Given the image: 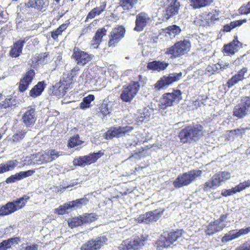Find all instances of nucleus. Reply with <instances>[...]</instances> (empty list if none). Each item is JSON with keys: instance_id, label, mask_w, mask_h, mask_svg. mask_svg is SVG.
Returning <instances> with one entry per match:
<instances>
[{"instance_id": "nucleus-1", "label": "nucleus", "mask_w": 250, "mask_h": 250, "mask_svg": "<svg viewBox=\"0 0 250 250\" xmlns=\"http://www.w3.org/2000/svg\"><path fill=\"white\" fill-rule=\"evenodd\" d=\"M203 135V126L199 124L188 126L181 130L179 137L183 144L192 143L200 138Z\"/></svg>"}, {"instance_id": "nucleus-2", "label": "nucleus", "mask_w": 250, "mask_h": 250, "mask_svg": "<svg viewBox=\"0 0 250 250\" xmlns=\"http://www.w3.org/2000/svg\"><path fill=\"white\" fill-rule=\"evenodd\" d=\"M160 5L164 8L159 11V19L163 21H167L179 13L180 2L178 0H161Z\"/></svg>"}, {"instance_id": "nucleus-3", "label": "nucleus", "mask_w": 250, "mask_h": 250, "mask_svg": "<svg viewBox=\"0 0 250 250\" xmlns=\"http://www.w3.org/2000/svg\"><path fill=\"white\" fill-rule=\"evenodd\" d=\"M190 42L186 40L175 42L172 46L164 50L165 54L174 59L187 54L190 50Z\"/></svg>"}, {"instance_id": "nucleus-4", "label": "nucleus", "mask_w": 250, "mask_h": 250, "mask_svg": "<svg viewBox=\"0 0 250 250\" xmlns=\"http://www.w3.org/2000/svg\"><path fill=\"white\" fill-rule=\"evenodd\" d=\"M182 92L179 89H174L172 92L164 93L160 99L158 107L165 110L179 103L182 100Z\"/></svg>"}, {"instance_id": "nucleus-5", "label": "nucleus", "mask_w": 250, "mask_h": 250, "mask_svg": "<svg viewBox=\"0 0 250 250\" xmlns=\"http://www.w3.org/2000/svg\"><path fill=\"white\" fill-rule=\"evenodd\" d=\"M202 171L199 169H194L179 175L173 181L175 188H180L188 186L201 176Z\"/></svg>"}, {"instance_id": "nucleus-6", "label": "nucleus", "mask_w": 250, "mask_h": 250, "mask_svg": "<svg viewBox=\"0 0 250 250\" xmlns=\"http://www.w3.org/2000/svg\"><path fill=\"white\" fill-rule=\"evenodd\" d=\"M29 198V196L24 195L16 201L7 203L0 208V216L9 215L22 208Z\"/></svg>"}, {"instance_id": "nucleus-7", "label": "nucleus", "mask_w": 250, "mask_h": 250, "mask_svg": "<svg viewBox=\"0 0 250 250\" xmlns=\"http://www.w3.org/2000/svg\"><path fill=\"white\" fill-rule=\"evenodd\" d=\"M140 85L138 82H132L128 85H124L121 90L120 98L125 103H130L136 95L140 89Z\"/></svg>"}, {"instance_id": "nucleus-8", "label": "nucleus", "mask_w": 250, "mask_h": 250, "mask_svg": "<svg viewBox=\"0 0 250 250\" xmlns=\"http://www.w3.org/2000/svg\"><path fill=\"white\" fill-rule=\"evenodd\" d=\"M184 232L183 229H177L169 232H164L161 235L158 241V247L166 248L169 247L178 238L181 237Z\"/></svg>"}, {"instance_id": "nucleus-9", "label": "nucleus", "mask_w": 250, "mask_h": 250, "mask_svg": "<svg viewBox=\"0 0 250 250\" xmlns=\"http://www.w3.org/2000/svg\"><path fill=\"white\" fill-rule=\"evenodd\" d=\"M250 113V96L243 97L233 110V116L243 119Z\"/></svg>"}, {"instance_id": "nucleus-10", "label": "nucleus", "mask_w": 250, "mask_h": 250, "mask_svg": "<svg viewBox=\"0 0 250 250\" xmlns=\"http://www.w3.org/2000/svg\"><path fill=\"white\" fill-rule=\"evenodd\" d=\"M182 75L183 73L180 72L170 73L168 76H164L155 84V89L160 91L163 88H167L170 84L181 79Z\"/></svg>"}, {"instance_id": "nucleus-11", "label": "nucleus", "mask_w": 250, "mask_h": 250, "mask_svg": "<svg viewBox=\"0 0 250 250\" xmlns=\"http://www.w3.org/2000/svg\"><path fill=\"white\" fill-rule=\"evenodd\" d=\"M104 155V153L99 151L98 152H93L88 155L80 156L74 159L73 164L76 166L84 167L95 163L99 158Z\"/></svg>"}, {"instance_id": "nucleus-12", "label": "nucleus", "mask_w": 250, "mask_h": 250, "mask_svg": "<svg viewBox=\"0 0 250 250\" xmlns=\"http://www.w3.org/2000/svg\"><path fill=\"white\" fill-rule=\"evenodd\" d=\"M107 238L104 235H101L92 238L83 244L81 247V250H100L105 244Z\"/></svg>"}, {"instance_id": "nucleus-13", "label": "nucleus", "mask_w": 250, "mask_h": 250, "mask_svg": "<svg viewBox=\"0 0 250 250\" xmlns=\"http://www.w3.org/2000/svg\"><path fill=\"white\" fill-rule=\"evenodd\" d=\"M93 57V55L82 51L77 47L74 48L72 56V59L74 60L77 64L82 66L89 62Z\"/></svg>"}, {"instance_id": "nucleus-14", "label": "nucleus", "mask_w": 250, "mask_h": 250, "mask_svg": "<svg viewBox=\"0 0 250 250\" xmlns=\"http://www.w3.org/2000/svg\"><path fill=\"white\" fill-rule=\"evenodd\" d=\"M133 129L132 126L126 125L125 126H116L111 128L105 133V139H112L114 137L120 138L131 132Z\"/></svg>"}, {"instance_id": "nucleus-15", "label": "nucleus", "mask_w": 250, "mask_h": 250, "mask_svg": "<svg viewBox=\"0 0 250 250\" xmlns=\"http://www.w3.org/2000/svg\"><path fill=\"white\" fill-rule=\"evenodd\" d=\"M125 33V29L122 25L113 28L109 36V46L115 47L123 39Z\"/></svg>"}, {"instance_id": "nucleus-16", "label": "nucleus", "mask_w": 250, "mask_h": 250, "mask_svg": "<svg viewBox=\"0 0 250 250\" xmlns=\"http://www.w3.org/2000/svg\"><path fill=\"white\" fill-rule=\"evenodd\" d=\"M250 232V227L240 229H233L226 233L221 239V242L226 243L237 239L241 236L245 235Z\"/></svg>"}, {"instance_id": "nucleus-17", "label": "nucleus", "mask_w": 250, "mask_h": 250, "mask_svg": "<svg viewBox=\"0 0 250 250\" xmlns=\"http://www.w3.org/2000/svg\"><path fill=\"white\" fill-rule=\"evenodd\" d=\"M162 214V212H160L156 209L140 215L138 218L137 220L140 223H145L147 224L150 223L156 222L161 217Z\"/></svg>"}, {"instance_id": "nucleus-18", "label": "nucleus", "mask_w": 250, "mask_h": 250, "mask_svg": "<svg viewBox=\"0 0 250 250\" xmlns=\"http://www.w3.org/2000/svg\"><path fill=\"white\" fill-rule=\"evenodd\" d=\"M35 74L34 70L30 69L23 75L19 83V89L20 92H23L27 89L33 80Z\"/></svg>"}, {"instance_id": "nucleus-19", "label": "nucleus", "mask_w": 250, "mask_h": 250, "mask_svg": "<svg viewBox=\"0 0 250 250\" xmlns=\"http://www.w3.org/2000/svg\"><path fill=\"white\" fill-rule=\"evenodd\" d=\"M49 5L48 0H28L25 3V6L27 8H34L41 12H43L47 9Z\"/></svg>"}, {"instance_id": "nucleus-20", "label": "nucleus", "mask_w": 250, "mask_h": 250, "mask_svg": "<svg viewBox=\"0 0 250 250\" xmlns=\"http://www.w3.org/2000/svg\"><path fill=\"white\" fill-rule=\"evenodd\" d=\"M150 21L149 15L145 12H141L136 17L135 27L134 30L137 31H142L145 27Z\"/></svg>"}, {"instance_id": "nucleus-21", "label": "nucleus", "mask_w": 250, "mask_h": 250, "mask_svg": "<svg viewBox=\"0 0 250 250\" xmlns=\"http://www.w3.org/2000/svg\"><path fill=\"white\" fill-rule=\"evenodd\" d=\"M146 240L145 238H138L128 243L124 242L119 247V250H137L144 245V242Z\"/></svg>"}, {"instance_id": "nucleus-22", "label": "nucleus", "mask_w": 250, "mask_h": 250, "mask_svg": "<svg viewBox=\"0 0 250 250\" xmlns=\"http://www.w3.org/2000/svg\"><path fill=\"white\" fill-rule=\"evenodd\" d=\"M21 120L26 127L33 125L36 120L35 109L28 107L27 110L23 114Z\"/></svg>"}, {"instance_id": "nucleus-23", "label": "nucleus", "mask_w": 250, "mask_h": 250, "mask_svg": "<svg viewBox=\"0 0 250 250\" xmlns=\"http://www.w3.org/2000/svg\"><path fill=\"white\" fill-rule=\"evenodd\" d=\"M227 226V224H220L218 222L215 220L209 223L205 230L207 235L212 236L215 233L222 231Z\"/></svg>"}, {"instance_id": "nucleus-24", "label": "nucleus", "mask_w": 250, "mask_h": 250, "mask_svg": "<svg viewBox=\"0 0 250 250\" xmlns=\"http://www.w3.org/2000/svg\"><path fill=\"white\" fill-rule=\"evenodd\" d=\"M28 37H25L23 40H20L14 43L10 51V55L13 58L18 57L22 52L24 43L29 40Z\"/></svg>"}, {"instance_id": "nucleus-25", "label": "nucleus", "mask_w": 250, "mask_h": 250, "mask_svg": "<svg viewBox=\"0 0 250 250\" xmlns=\"http://www.w3.org/2000/svg\"><path fill=\"white\" fill-rule=\"evenodd\" d=\"M169 65V63L165 61L155 60L148 62L146 67L149 70L161 72L166 70Z\"/></svg>"}, {"instance_id": "nucleus-26", "label": "nucleus", "mask_w": 250, "mask_h": 250, "mask_svg": "<svg viewBox=\"0 0 250 250\" xmlns=\"http://www.w3.org/2000/svg\"><path fill=\"white\" fill-rule=\"evenodd\" d=\"M248 72V68L247 67H243L236 74L233 76L227 82V85L229 88H230L237 83L239 82L243 81L245 79L244 77L245 74Z\"/></svg>"}, {"instance_id": "nucleus-27", "label": "nucleus", "mask_w": 250, "mask_h": 250, "mask_svg": "<svg viewBox=\"0 0 250 250\" xmlns=\"http://www.w3.org/2000/svg\"><path fill=\"white\" fill-rule=\"evenodd\" d=\"M35 173L34 170H28L25 171H20L15 174L11 175L5 181L7 184L13 183L17 181L21 180L24 178L32 175Z\"/></svg>"}, {"instance_id": "nucleus-28", "label": "nucleus", "mask_w": 250, "mask_h": 250, "mask_svg": "<svg viewBox=\"0 0 250 250\" xmlns=\"http://www.w3.org/2000/svg\"><path fill=\"white\" fill-rule=\"evenodd\" d=\"M242 43L238 41L237 38L236 37L231 42L224 46V53L227 54L233 55L242 47Z\"/></svg>"}, {"instance_id": "nucleus-29", "label": "nucleus", "mask_w": 250, "mask_h": 250, "mask_svg": "<svg viewBox=\"0 0 250 250\" xmlns=\"http://www.w3.org/2000/svg\"><path fill=\"white\" fill-rule=\"evenodd\" d=\"M152 112V109L149 107H145L142 110H140L139 114L136 118L137 124L140 125L143 122L148 121Z\"/></svg>"}, {"instance_id": "nucleus-30", "label": "nucleus", "mask_w": 250, "mask_h": 250, "mask_svg": "<svg viewBox=\"0 0 250 250\" xmlns=\"http://www.w3.org/2000/svg\"><path fill=\"white\" fill-rule=\"evenodd\" d=\"M230 177V173L229 172L223 171L214 175L211 181L216 188L220 186L222 182L229 179Z\"/></svg>"}, {"instance_id": "nucleus-31", "label": "nucleus", "mask_w": 250, "mask_h": 250, "mask_svg": "<svg viewBox=\"0 0 250 250\" xmlns=\"http://www.w3.org/2000/svg\"><path fill=\"white\" fill-rule=\"evenodd\" d=\"M44 81L39 82L29 91V96L32 98H37L40 96L45 87Z\"/></svg>"}, {"instance_id": "nucleus-32", "label": "nucleus", "mask_w": 250, "mask_h": 250, "mask_svg": "<svg viewBox=\"0 0 250 250\" xmlns=\"http://www.w3.org/2000/svg\"><path fill=\"white\" fill-rule=\"evenodd\" d=\"M17 160H11L0 164V174L13 170L19 164Z\"/></svg>"}, {"instance_id": "nucleus-33", "label": "nucleus", "mask_w": 250, "mask_h": 250, "mask_svg": "<svg viewBox=\"0 0 250 250\" xmlns=\"http://www.w3.org/2000/svg\"><path fill=\"white\" fill-rule=\"evenodd\" d=\"M107 28H108V26H106L101 29H99L96 32L93 39V44L95 45V47H98L102 40L103 37L106 35Z\"/></svg>"}, {"instance_id": "nucleus-34", "label": "nucleus", "mask_w": 250, "mask_h": 250, "mask_svg": "<svg viewBox=\"0 0 250 250\" xmlns=\"http://www.w3.org/2000/svg\"><path fill=\"white\" fill-rule=\"evenodd\" d=\"M139 0H119V6L125 11H131L135 8Z\"/></svg>"}, {"instance_id": "nucleus-35", "label": "nucleus", "mask_w": 250, "mask_h": 250, "mask_svg": "<svg viewBox=\"0 0 250 250\" xmlns=\"http://www.w3.org/2000/svg\"><path fill=\"white\" fill-rule=\"evenodd\" d=\"M246 22L247 20L246 19L231 21L229 23L224 25L223 26V28L221 29V31L224 32H230L233 29L236 27L241 26L243 23Z\"/></svg>"}, {"instance_id": "nucleus-36", "label": "nucleus", "mask_w": 250, "mask_h": 250, "mask_svg": "<svg viewBox=\"0 0 250 250\" xmlns=\"http://www.w3.org/2000/svg\"><path fill=\"white\" fill-rule=\"evenodd\" d=\"M88 202V200L86 198H82L68 202V206L70 210L76 209L81 208L83 205H86Z\"/></svg>"}, {"instance_id": "nucleus-37", "label": "nucleus", "mask_w": 250, "mask_h": 250, "mask_svg": "<svg viewBox=\"0 0 250 250\" xmlns=\"http://www.w3.org/2000/svg\"><path fill=\"white\" fill-rule=\"evenodd\" d=\"M213 0H191V6L194 9L209 6Z\"/></svg>"}, {"instance_id": "nucleus-38", "label": "nucleus", "mask_w": 250, "mask_h": 250, "mask_svg": "<svg viewBox=\"0 0 250 250\" xmlns=\"http://www.w3.org/2000/svg\"><path fill=\"white\" fill-rule=\"evenodd\" d=\"M67 89V88H66L64 84L60 85L56 84L53 86L52 94L58 97H62L66 94Z\"/></svg>"}, {"instance_id": "nucleus-39", "label": "nucleus", "mask_w": 250, "mask_h": 250, "mask_svg": "<svg viewBox=\"0 0 250 250\" xmlns=\"http://www.w3.org/2000/svg\"><path fill=\"white\" fill-rule=\"evenodd\" d=\"M84 142L80 139V136L78 134L74 135L69 139L67 142V147L68 148H73L75 146H80Z\"/></svg>"}, {"instance_id": "nucleus-40", "label": "nucleus", "mask_w": 250, "mask_h": 250, "mask_svg": "<svg viewBox=\"0 0 250 250\" xmlns=\"http://www.w3.org/2000/svg\"><path fill=\"white\" fill-rule=\"evenodd\" d=\"M27 132V130L23 128L16 130L14 135L12 136V141L16 143L20 142L24 138Z\"/></svg>"}, {"instance_id": "nucleus-41", "label": "nucleus", "mask_w": 250, "mask_h": 250, "mask_svg": "<svg viewBox=\"0 0 250 250\" xmlns=\"http://www.w3.org/2000/svg\"><path fill=\"white\" fill-rule=\"evenodd\" d=\"M95 99V96L92 94H89L87 96L83 98L81 103L80 107L82 109H85L90 106L91 103Z\"/></svg>"}, {"instance_id": "nucleus-42", "label": "nucleus", "mask_w": 250, "mask_h": 250, "mask_svg": "<svg viewBox=\"0 0 250 250\" xmlns=\"http://www.w3.org/2000/svg\"><path fill=\"white\" fill-rule=\"evenodd\" d=\"M69 226L73 228L75 227L81 226L84 224L82 216L74 217L68 221Z\"/></svg>"}, {"instance_id": "nucleus-43", "label": "nucleus", "mask_w": 250, "mask_h": 250, "mask_svg": "<svg viewBox=\"0 0 250 250\" xmlns=\"http://www.w3.org/2000/svg\"><path fill=\"white\" fill-rule=\"evenodd\" d=\"M17 104V101L15 98L13 97H8L5 100L0 103V109L12 107Z\"/></svg>"}, {"instance_id": "nucleus-44", "label": "nucleus", "mask_w": 250, "mask_h": 250, "mask_svg": "<svg viewBox=\"0 0 250 250\" xmlns=\"http://www.w3.org/2000/svg\"><path fill=\"white\" fill-rule=\"evenodd\" d=\"M167 33L172 37H175L176 35H179L181 32L180 27L175 24L168 26L167 28Z\"/></svg>"}, {"instance_id": "nucleus-45", "label": "nucleus", "mask_w": 250, "mask_h": 250, "mask_svg": "<svg viewBox=\"0 0 250 250\" xmlns=\"http://www.w3.org/2000/svg\"><path fill=\"white\" fill-rule=\"evenodd\" d=\"M68 26V24L63 23L60 25L56 30L51 32L52 38L56 40L58 39L59 35H61Z\"/></svg>"}, {"instance_id": "nucleus-46", "label": "nucleus", "mask_w": 250, "mask_h": 250, "mask_svg": "<svg viewBox=\"0 0 250 250\" xmlns=\"http://www.w3.org/2000/svg\"><path fill=\"white\" fill-rule=\"evenodd\" d=\"M97 217L95 213L85 214L82 216L84 224L94 222L97 219Z\"/></svg>"}, {"instance_id": "nucleus-47", "label": "nucleus", "mask_w": 250, "mask_h": 250, "mask_svg": "<svg viewBox=\"0 0 250 250\" xmlns=\"http://www.w3.org/2000/svg\"><path fill=\"white\" fill-rule=\"evenodd\" d=\"M67 203H65L63 205L60 206L58 208H56V212L60 215H63L65 213H68L70 209Z\"/></svg>"}, {"instance_id": "nucleus-48", "label": "nucleus", "mask_w": 250, "mask_h": 250, "mask_svg": "<svg viewBox=\"0 0 250 250\" xmlns=\"http://www.w3.org/2000/svg\"><path fill=\"white\" fill-rule=\"evenodd\" d=\"M99 109L100 112L104 116L109 114L111 112V110L108 108V105L106 104L103 103L99 107Z\"/></svg>"}, {"instance_id": "nucleus-49", "label": "nucleus", "mask_w": 250, "mask_h": 250, "mask_svg": "<svg viewBox=\"0 0 250 250\" xmlns=\"http://www.w3.org/2000/svg\"><path fill=\"white\" fill-rule=\"evenodd\" d=\"M241 14L248 15L250 13V1L247 4L241 6L239 9Z\"/></svg>"}, {"instance_id": "nucleus-50", "label": "nucleus", "mask_w": 250, "mask_h": 250, "mask_svg": "<svg viewBox=\"0 0 250 250\" xmlns=\"http://www.w3.org/2000/svg\"><path fill=\"white\" fill-rule=\"evenodd\" d=\"M236 192H238V191H236V186L234 188H232L231 189H226L222 191L221 194L222 196L227 197L233 195Z\"/></svg>"}, {"instance_id": "nucleus-51", "label": "nucleus", "mask_w": 250, "mask_h": 250, "mask_svg": "<svg viewBox=\"0 0 250 250\" xmlns=\"http://www.w3.org/2000/svg\"><path fill=\"white\" fill-rule=\"evenodd\" d=\"M9 239L5 240L0 243V250H6L11 248Z\"/></svg>"}, {"instance_id": "nucleus-52", "label": "nucleus", "mask_w": 250, "mask_h": 250, "mask_svg": "<svg viewBox=\"0 0 250 250\" xmlns=\"http://www.w3.org/2000/svg\"><path fill=\"white\" fill-rule=\"evenodd\" d=\"M219 69H220L219 63L213 64L212 66L209 65L207 68V71L212 74H213L214 72H217Z\"/></svg>"}, {"instance_id": "nucleus-53", "label": "nucleus", "mask_w": 250, "mask_h": 250, "mask_svg": "<svg viewBox=\"0 0 250 250\" xmlns=\"http://www.w3.org/2000/svg\"><path fill=\"white\" fill-rule=\"evenodd\" d=\"M215 187L211 180L206 182L204 185L203 189L204 191H208L210 189H215Z\"/></svg>"}, {"instance_id": "nucleus-54", "label": "nucleus", "mask_w": 250, "mask_h": 250, "mask_svg": "<svg viewBox=\"0 0 250 250\" xmlns=\"http://www.w3.org/2000/svg\"><path fill=\"white\" fill-rule=\"evenodd\" d=\"M48 153L50 154L51 157L50 161H52L57 158L60 156V152L56 150L55 149H51L48 151Z\"/></svg>"}, {"instance_id": "nucleus-55", "label": "nucleus", "mask_w": 250, "mask_h": 250, "mask_svg": "<svg viewBox=\"0 0 250 250\" xmlns=\"http://www.w3.org/2000/svg\"><path fill=\"white\" fill-rule=\"evenodd\" d=\"M235 250H250V241L244 243L236 248Z\"/></svg>"}, {"instance_id": "nucleus-56", "label": "nucleus", "mask_w": 250, "mask_h": 250, "mask_svg": "<svg viewBox=\"0 0 250 250\" xmlns=\"http://www.w3.org/2000/svg\"><path fill=\"white\" fill-rule=\"evenodd\" d=\"M105 7V5H101L92 9L97 15H99L103 11H104Z\"/></svg>"}, {"instance_id": "nucleus-57", "label": "nucleus", "mask_w": 250, "mask_h": 250, "mask_svg": "<svg viewBox=\"0 0 250 250\" xmlns=\"http://www.w3.org/2000/svg\"><path fill=\"white\" fill-rule=\"evenodd\" d=\"M248 185H247L246 181H244L243 183H240L239 184L236 186V191H238V192H240L243 189H245L246 188H248Z\"/></svg>"}, {"instance_id": "nucleus-58", "label": "nucleus", "mask_w": 250, "mask_h": 250, "mask_svg": "<svg viewBox=\"0 0 250 250\" xmlns=\"http://www.w3.org/2000/svg\"><path fill=\"white\" fill-rule=\"evenodd\" d=\"M228 216V213L222 214L218 219H216V220L219 223H220V224H226L225 222L227 220Z\"/></svg>"}, {"instance_id": "nucleus-59", "label": "nucleus", "mask_w": 250, "mask_h": 250, "mask_svg": "<svg viewBox=\"0 0 250 250\" xmlns=\"http://www.w3.org/2000/svg\"><path fill=\"white\" fill-rule=\"evenodd\" d=\"M244 58H246L247 59V56L246 54H244V55L241 56L240 58H237L236 60H235L234 62V64L235 65H239L243 64L242 61H243Z\"/></svg>"}, {"instance_id": "nucleus-60", "label": "nucleus", "mask_w": 250, "mask_h": 250, "mask_svg": "<svg viewBox=\"0 0 250 250\" xmlns=\"http://www.w3.org/2000/svg\"><path fill=\"white\" fill-rule=\"evenodd\" d=\"M74 185V184H70L66 185L64 184H63V185H60V186H58L56 188V189L57 190V191H61L62 190H64L66 188H69L72 187Z\"/></svg>"}, {"instance_id": "nucleus-61", "label": "nucleus", "mask_w": 250, "mask_h": 250, "mask_svg": "<svg viewBox=\"0 0 250 250\" xmlns=\"http://www.w3.org/2000/svg\"><path fill=\"white\" fill-rule=\"evenodd\" d=\"M39 246L37 244H34L32 245H28L24 248L23 250H38Z\"/></svg>"}, {"instance_id": "nucleus-62", "label": "nucleus", "mask_w": 250, "mask_h": 250, "mask_svg": "<svg viewBox=\"0 0 250 250\" xmlns=\"http://www.w3.org/2000/svg\"><path fill=\"white\" fill-rule=\"evenodd\" d=\"M247 128H242V129H234L233 130H231V132H235V134L238 135V136H242L243 135H244L245 134V130Z\"/></svg>"}, {"instance_id": "nucleus-63", "label": "nucleus", "mask_w": 250, "mask_h": 250, "mask_svg": "<svg viewBox=\"0 0 250 250\" xmlns=\"http://www.w3.org/2000/svg\"><path fill=\"white\" fill-rule=\"evenodd\" d=\"M9 243H10L11 246L14 244H18L20 241V237H12L8 239Z\"/></svg>"}, {"instance_id": "nucleus-64", "label": "nucleus", "mask_w": 250, "mask_h": 250, "mask_svg": "<svg viewBox=\"0 0 250 250\" xmlns=\"http://www.w3.org/2000/svg\"><path fill=\"white\" fill-rule=\"evenodd\" d=\"M47 55H48V54L47 53H43L40 56V58L39 61L41 62L46 63L47 61L45 60L47 57Z\"/></svg>"}]
</instances>
